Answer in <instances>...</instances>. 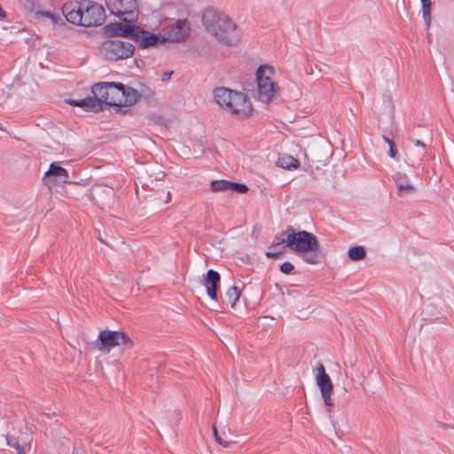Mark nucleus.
Listing matches in <instances>:
<instances>
[{"label": "nucleus", "instance_id": "14", "mask_svg": "<svg viewBox=\"0 0 454 454\" xmlns=\"http://www.w3.org/2000/svg\"><path fill=\"white\" fill-rule=\"evenodd\" d=\"M220 282L221 275L215 270H208L203 276L202 285L205 286L208 297L215 301H218Z\"/></svg>", "mask_w": 454, "mask_h": 454}, {"label": "nucleus", "instance_id": "27", "mask_svg": "<svg viewBox=\"0 0 454 454\" xmlns=\"http://www.w3.org/2000/svg\"><path fill=\"white\" fill-rule=\"evenodd\" d=\"M422 5V16L428 27L431 22V0H420Z\"/></svg>", "mask_w": 454, "mask_h": 454}, {"label": "nucleus", "instance_id": "8", "mask_svg": "<svg viewBox=\"0 0 454 454\" xmlns=\"http://www.w3.org/2000/svg\"><path fill=\"white\" fill-rule=\"evenodd\" d=\"M98 348L100 350L113 348L116 346L124 345L128 348L133 347V340L122 331L103 330L99 332Z\"/></svg>", "mask_w": 454, "mask_h": 454}, {"label": "nucleus", "instance_id": "37", "mask_svg": "<svg viewBox=\"0 0 454 454\" xmlns=\"http://www.w3.org/2000/svg\"><path fill=\"white\" fill-rule=\"evenodd\" d=\"M219 444L222 445L224 448H229L231 445L235 444V442H227V441L222 440V443H219Z\"/></svg>", "mask_w": 454, "mask_h": 454}, {"label": "nucleus", "instance_id": "20", "mask_svg": "<svg viewBox=\"0 0 454 454\" xmlns=\"http://www.w3.org/2000/svg\"><path fill=\"white\" fill-rule=\"evenodd\" d=\"M122 95L123 99L121 106H132L136 105L141 98V93L137 90L125 84L124 89H122Z\"/></svg>", "mask_w": 454, "mask_h": 454}, {"label": "nucleus", "instance_id": "2", "mask_svg": "<svg viewBox=\"0 0 454 454\" xmlns=\"http://www.w3.org/2000/svg\"><path fill=\"white\" fill-rule=\"evenodd\" d=\"M202 23L208 33L225 45H236L241 39L239 27L227 15L213 8L205 9Z\"/></svg>", "mask_w": 454, "mask_h": 454}, {"label": "nucleus", "instance_id": "36", "mask_svg": "<svg viewBox=\"0 0 454 454\" xmlns=\"http://www.w3.org/2000/svg\"><path fill=\"white\" fill-rule=\"evenodd\" d=\"M66 102L72 106L79 107V99L69 98V99H67Z\"/></svg>", "mask_w": 454, "mask_h": 454}, {"label": "nucleus", "instance_id": "40", "mask_svg": "<svg viewBox=\"0 0 454 454\" xmlns=\"http://www.w3.org/2000/svg\"><path fill=\"white\" fill-rule=\"evenodd\" d=\"M383 139H384V140H385L388 145H390L391 141H394L393 139H390L389 137H385V136H383Z\"/></svg>", "mask_w": 454, "mask_h": 454}, {"label": "nucleus", "instance_id": "21", "mask_svg": "<svg viewBox=\"0 0 454 454\" xmlns=\"http://www.w3.org/2000/svg\"><path fill=\"white\" fill-rule=\"evenodd\" d=\"M79 107L87 112H92L95 114L104 110V107L100 106L99 101L93 98V96H88L84 98L79 99Z\"/></svg>", "mask_w": 454, "mask_h": 454}, {"label": "nucleus", "instance_id": "26", "mask_svg": "<svg viewBox=\"0 0 454 454\" xmlns=\"http://www.w3.org/2000/svg\"><path fill=\"white\" fill-rule=\"evenodd\" d=\"M229 184L230 181L225 179L212 180L210 187L214 192H226L229 191Z\"/></svg>", "mask_w": 454, "mask_h": 454}, {"label": "nucleus", "instance_id": "17", "mask_svg": "<svg viewBox=\"0 0 454 454\" xmlns=\"http://www.w3.org/2000/svg\"><path fill=\"white\" fill-rule=\"evenodd\" d=\"M393 179L397 187L398 196L403 197L415 192V187L410 183L406 174L397 172L393 176Z\"/></svg>", "mask_w": 454, "mask_h": 454}, {"label": "nucleus", "instance_id": "29", "mask_svg": "<svg viewBox=\"0 0 454 454\" xmlns=\"http://www.w3.org/2000/svg\"><path fill=\"white\" fill-rule=\"evenodd\" d=\"M7 443L10 447L16 449L18 454H26L24 445L20 444L18 439L14 436H7Z\"/></svg>", "mask_w": 454, "mask_h": 454}, {"label": "nucleus", "instance_id": "7", "mask_svg": "<svg viewBox=\"0 0 454 454\" xmlns=\"http://www.w3.org/2000/svg\"><path fill=\"white\" fill-rule=\"evenodd\" d=\"M101 51L108 60H120L130 58L135 51V46L125 41L107 40L103 43Z\"/></svg>", "mask_w": 454, "mask_h": 454}, {"label": "nucleus", "instance_id": "25", "mask_svg": "<svg viewBox=\"0 0 454 454\" xmlns=\"http://www.w3.org/2000/svg\"><path fill=\"white\" fill-rule=\"evenodd\" d=\"M36 16L50 19L53 25H65L64 20L59 15L55 14L50 11H39L36 12Z\"/></svg>", "mask_w": 454, "mask_h": 454}, {"label": "nucleus", "instance_id": "19", "mask_svg": "<svg viewBox=\"0 0 454 454\" xmlns=\"http://www.w3.org/2000/svg\"><path fill=\"white\" fill-rule=\"evenodd\" d=\"M110 86L115 85L110 82H100L95 83L91 88L93 98L99 101L102 107L104 105H106V102H107L108 90Z\"/></svg>", "mask_w": 454, "mask_h": 454}, {"label": "nucleus", "instance_id": "1", "mask_svg": "<svg viewBox=\"0 0 454 454\" xmlns=\"http://www.w3.org/2000/svg\"><path fill=\"white\" fill-rule=\"evenodd\" d=\"M281 236H286V246L307 263L319 264L325 259L317 238L313 233L308 231H296L292 226H288Z\"/></svg>", "mask_w": 454, "mask_h": 454}, {"label": "nucleus", "instance_id": "34", "mask_svg": "<svg viewBox=\"0 0 454 454\" xmlns=\"http://www.w3.org/2000/svg\"><path fill=\"white\" fill-rule=\"evenodd\" d=\"M173 74V71H166L161 75V81L162 82H168L170 80L171 76Z\"/></svg>", "mask_w": 454, "mask_h": 454}, {"label": "nucleus", "instance_id": "24", "mask_svg": "<svg viewBox=\"0 0 454 454\" xmlns=\"http://www.w3.org/2000/svg\"><path fill=\"white\" fill-rule=\"evenodd\" d=\"M348 256L352 262H359L366 257V249L363 246L351 247L348 251Z\"/></svg>", "mask_w": 454, "mask_h": 454}, {"label": "nucleus", "instance_id": "11", "mask_svg": "<svg viewBox=\"0 0 454 454\" xmlns=\"http://www.w3.org/2000/svg\"><path fill=\"white\" fill-rule=\"evenodd\" d=\"M135 30L136 36H133L138 47L141 49H148L150 47H157L160 44L164 43L161 33L154 34L137 25Z\"/></svg>", "mask_w": 454, "mask_h": 454}, {"label": "nucleus", "instance_id": "41", "mask_svg": "<svg viewBox=\"0 0 454 454\" xmlns=\"http://www.w3.org/2000/svg\"><path fill=\"white\" fill-rule=\"evenodd\" d=\"M44 415H45L46 417H48V418H51V415H50V414H48V413H45Z\"/></svg>", "mask_w": 454, "mask_h": 454}, {"label": "nucleus", "instance_id": "39", "mask_svg": "<svg viewBox=\"0 0 454 454\" xmlns=\"http://www.w3.org/2000/svg\"><path fill=\"white\" fill-rule=\"evenodd\" d=\"M170 200H171V194H170V192H168L165 202H168V201H170Z\"/></svg>", "mask_w": 454, "mask_h": 454}, {"label": "nucleus", "instance_id": "15", "mask_svg": "<svg viewBox=\"0 0 454 454\" xmlns=\"http://www.w3.org/2000/svg\"><path fill=\"white\" fill-rule=\"evenodd\" d=\"M68 172L66 168L61 167L58 162H52L49 169L44 173L43 181L46 184L55 183L58 178L59 181L64 184L69 183Z\"/></svg>", "mask_w": 454, "mask_h": 454}, {"label": "nucleus", "instance_id": "35", "mask_svg": "<svg viewBox=\"0 0 454 454\" xmlns=\"http://www.w3.org/2000/svg\"><path fill=\"white\" fill-rule=\"evenodd\" d=\"M213 432H214V436H215V442L217 443H222V440L223 439L219 436L217 429H216L215 427H213Z\"/></svg>", "mask_w": 454, "mask_h": 454}, {"label": "nucleus", "instance_id": "3", "mask_svg": "<svg viewBox=\"0 0 454 454\" xmlns=\"http://www.w3.org/2000/svg\"><path fill=\"white\" fill-rule=\"evenodd\" d=\"M274 69L269 65H261L256 71L258 97L262 102H269L274 97L278 86L271 80Z\"/></svg>", "mask_w": 454, "mask_h": 454}, {"label": "nucleus", "instance_id": "28", "mask_svg": "<svg viewBox=\"0 0 454 454\" xmlns=\"http://www.w3.org/2000/svg\"><path fill=\"white\" fill-rule=\"evenodd\" d=\"M248 186L242 183L230 181L229 191L234 193L244 194L248 192Z\"/></svg>", "mask_w": 454, "mask_h": 454}, {"label": "nucleus", "instance_id": "16", "mask_svg": "<svg viewBox=\"0 0 454 454\" xmlns=\"http://www.w3.org/2000/svg\"><path fill=\"white\" fill-rule=\"evenodd\" d=\"M234 93H239V91L225 87H219L214 90V98L215 103L221 107L229 110V108L232 106L231 103L233 101Z\"/></svg>", "mask_w": 454, "mask_h": 454}, {"label": "nucleus", "instance_id": "9", "mask_svg": "<svg viewBox=\"0 0 454 454\" xmlns=\"http://www.w3.org/2000/svg\"><path fill=\"white\" fill-rule=\"evenodd\" d=\"M191 27L187 19L177 20L172 26L163 34V43H181L184 42L190 35Z\"/></svg>", "mask_w": 454, "mask_h": 454}, {"label": "nucleus", "instance_id": "32", "mask_svg": "<svg viewBox=\"0 0 454 454\" xmlns=\"http://www.w3.org/2000/svg\"><path fill=\"white\" fill-rule=\"evenodd\" d=\"M284 254V251H278V252H266L265 253V255L268 257V258H271V259H278L279 258L280 256H282Z\"/></svg>", "mask_w": 454, "mask_h": 454}, {"label": "nucleus", "instance_id": "10", "mask_svg": "<svg viewBox=\"0 0 454 454\" xmlns=\"http://www.w3.org/2000/svg\"><path fill=\"white\" fill-rule=\"evenodd\" d=\"M112 14L116 17L138 15L137 0H105Z\"/></svg>", "mask_w": 454, "mask_h": 454}, {"label": "nucleus", "instance_id": "38", "mask_svg": "<svg viewBox=\"0 0 454 454\" xmlns=\"http://www.w3.org/2000/svg\"><path fill=\"white\" fill-rule=\"evenodd\" d=\"M414 144H415L416 146H421L423 148L426 147V145L422 141H420V140H415Z\"/></svg>", "mask_w": 454, "mask_h": 454}, {"label": "nucleus", "instance_id": "5", "mask_svg": "<svg viewBox=\"0 0 454 454\" xmlns=\"http://www.w3.org/2000/svg\"><path fill=\"white\" fill-rule=\"evenodd\" d=\"M316 370L317 385L320 389L321 395L324 399L325 404L328 407L327 412L329 413V418L332 421L333 427H334L336 434H338L336 428V422L333 420L331 415V408L333 406V402L332 399V395L333 393V384L332 382L330 376L326 373L325 368L323 364L319 363Z\"/></svg>", "mask_w": 454, "mask_h": 454}, {"label": "nucleus", "instance_id": "33", "mask_svg": "<svg viewBox=\"0 0 454 454\" xmlns=\"http://www.w3.org/2000/svg\"><path fill=\"white\" fill-rule=\"evenodd\" d=\"M286 237L285 239H283L278 236H276L271 246L275 247V246H279L284 243L286 244Z\"/></svg>", "mask_w": 454, "mask_h": 454}, {"label": "nucleus", "instance_id": "4", "mask_svg": "<svg viewBox=\"0 0 454 454\" xmlns=\"http://www.w3.org/2000/svg\"><path fill=\"white\" fill-rule=\"evenodd\" d=\"M120 22H110L104 27V33L107 37H124L133 39L136 36L137 15H125L118 17Z\"/></svg>", "mask_w": 454, "mask_h": 454}, {"label": "nucleus", "instance_id": "31", "mask_svg": "<svg viewBox=\"0 0 454 454\" xmlns=\"http://www.w3.org/2000/svg\"><path fill=\"white\" fill-rule=\"evenodd\" d=\"M387 154L391 158H395L396 155L398 154V151L396 149V146H395V144L394 141H391V143L389 145V150H388Z\"/></svg>", "mask_w": 454, "mask_h": 454}, {"label": "nucleus", "instance_id": "30", "mask_svg": "<svg viewBox=\"0 0 454 454\" xmlns=\"http://www.w3.org/2000/svg\"><path fill=\"white\" fill-rule=\"evenodd\" d=\"M279 270L283 274L287 275L292 273V271L294 270V266L290 262H285L280 265Z\"/></svg>", "mask_w": 454, "mask_h": 454}, {"label": "nucleus", "instance_id": "18", "mask_svg": "<svg viewBox=\"0 0 454 454\" xmlns=\"http://www.w3.org/2000/svg\"><path fill=\"white\" fill-rule=\"evenodd\" d=\"M115 86H110L108 90L106 106L121 107L123 95L122 89L124 84L118 82H112Z\"/></svg>", "mask_w": 454, "mask_h": 454}, {"label": "nucleus", "instance_id": "23", "mask_svg": "<svg viewBox=\"0 0 454 454\" xmlns=\"http://www.w3.org/2000/svg\"><path fill=\"white\" fill-rule=\"evenodd\" d=\"M277 165L282 168L292 170L296 169L299 167L300 162L293 156L285 154L278 158Z\"/></svg>", "mask_w": 454, "mask_h": 454}, {"label": "nucleus", "instance_id": "12", "mask_svg": "<svg viewBox=\"0 0 454 454\" xmlns=\"http://www.w3.org/2000/svg\"><path fill=\"white\" fill-rule=\"evenodd\" d=\"M231 105L232 106L229 108V111L241 119L248 117L253 112L249 98L242 92L234 93Z\"/></svg>", "mask_w": 454, "mask_h": 454}, {"label": "nucleus", "instance_id": "13", "mask_svg": "<svg viewBox=\"0 0 454 454\" xmlns=\"http://www.w3.org/2000/svg\"><path fill=\"white\" fill-rule=\"evenodd\" d=\"M62 15L66 21L82 27V1H70L63 4L61 8Z\"/></svg>", "mask_w": 454, "mask_h": 454}, {"label": "nucleus", "instance_id": "6", "mask_svg": "<svg viewBox=\"0 0 454 454\" xmlns=\"http://www.w3.org/2000/svg\"><path fill=\"white\" fill-rule=\"evenodd\" d=\"M82 27H99L106 15L102 4L92 0H82Z\"/></svg>", "mask_w": 454, "mask_h": 454}, {"label": "nucleus", "instance_id": "22", "mask_svg": "<svg viewBox=\"0 0 454 454\" xmlns=\"http://www.w3.org/2000/svg\"><path fill=\"white\" fill-rule=\"evenodd\" d=\"M241 291L240 289L236 286H232L230 287L227 292L225 293L224 297L221 298L222 304L225 305H231V308H234L236 305V302L239 301L240 297Z\"/></svg>", "mask_w": 454, "mask_h": 454}]
</instances>
